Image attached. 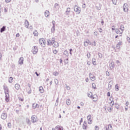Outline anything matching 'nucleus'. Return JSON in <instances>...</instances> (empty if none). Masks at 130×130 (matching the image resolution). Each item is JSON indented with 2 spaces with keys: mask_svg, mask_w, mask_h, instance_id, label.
<instances>
[{
  "mask_svg": "<svg viewBox=\"0 0 130 130\" xmlns=\"http://www.w3.org/2000/svg\"><path fill=\"white\" fill-rule=\"evenodd\" d=\"M98 55H99V57L100 58H102V57L103 56V55H102V54L101 53H99Z\"/></svg>",
  "mask_w": 130,
  "mask_h": 130,
  "instance_id": "36",
  "label": "nucleus"
},
{
  "mask_svg": "<svg viewBox=\"0 0 130 130\" xmlns=\"http://www.w3.org/2000/svg\"><path fill=\"white\" fill-rule=\"evenodd\" d=\"M88 120V123L89 124H92V120L91 119V115H88L87 117Z\"/></svg>",
  "mask_w": 130,
  "mask_h": 130,
  "instance_id": "12",
  "label": "nucleus"
},
{
  "mask_svg": "<svg viewBox=\"0 0 130 130\" xmlns=\"http://www.w3.org/2000/svg\"><path fill=\"white\" fill-rule=\"evenodd\" d=\"M9 83H13V78L12 77H10L9 79Z\"/></svg>",
  "mask_w": 130,
  "mask_h": 130,
  "instance_id": "32",
  "label": "nucleus"
},
{
  "mask_svg": "<svg viewBox=\"0 0 130 130\" xmlns=\"http://www.w3.org/2000/svg\"><path fill=\"white\" fill-rule=\"evenodd\" d=\"M86 128H87V124H83V129H86Z\"/></svg>",
  "mask_w": 130,
  "mask_h": 130,
  "instance_id": "39",
  "label": "nucleus"
},
{
  "mask_svg": "<svg viewBox=\"0 0 130 130\" xmlns=\"http://www.w3.org/2000/svg\"><path fill=\"white\" fill-rule=\"evenodd\" d=\"M37 105H38L36 103L32 105L33 108H34V109L36 108V107H37Z\"/></svg>",
  "mask_w": 130,
  "mask_h": 130,
  "instance_id": "41",
  "label": "nucleus"
},
{
  "mask_svg": "<svg viewBox=\"0 0 130 130\" xmlns=\"http://www.w3.org/2000/svg\"><path fill=\"white\" fill-rule=\"evenodd\" d=\"M64 63L65 64H68V63H69V58H67L64 60Z\"/></svg>",
  "mask_w": 130,
  "mask_h": 130,
  "instance_id": "38",
  "label": "nucleus"
},
{
  "mask_svg": "<svg viewBox=\"0 0 130 130\" xmlns=\"http://www.w3.org/2000/svg\"><path fill=\"white\" fill-rule=\"evenodd\" d=\"M107 110L109 111V112H111L112 111V108L111 107H108Z\"/></svg>",
  "mask_w": 130,
  "mask_h": 130,
  "instance_id": "37",
  "label": "nucleus"
},
{
  "mask_svg": "<svg viewBox=\"0 0 130 130\" xmlns=\"http://www.w3.org/2000/svg\"><path fill=\"white\" fill-rule=\"evenodd\" d=\"M107 95L108 97H110V92H107Z\"/></svg>",
  "mask_w": 130,
  "mask_h": 130,
  "instance_id": "59",
  "label": "nucleus"
},
{
  "mask_svg": "<svg viewBox=\"0 0 130 130\" xmlns=\"http://www.w3.org/2000/svg\"><path fill=\"white\" fill-rule=\"evenodd\" d=\"M88 97H89V98H91L92 96H93V93L92 92H89V93L87 94Z\"/></svg>",
  "mask_w": 130,
  "mask_h": 130,
  "instance_id": "30",
  "label": "nucleus"
},
{
  "mask_svg": "<svg viewBox=\"0 0 130 130\" xmlns=\"http://www.w3.org/2000/svg\"><path fill=\"white\" fill-rule=\"evenodd\" d=\"M26 121L27 122V124H29V125H31V121L29 119V118H26Z\"/></svg>",
  "mask_w": 130,
  "mask_h": 130,
  "instance_id": "27",
  "label": "nucleus"
},
{
  "mask_svg": "<svg viewBox=\"0 0 130 130\" xmlns=\"http://www.w3.org/2000/svg\"><path fill=\"white\" fill-rule=\"evenodd\" d=\"M54 83L56 85H58V80H57V79H55Z\"/></svg>",
  "mask_w": 130,
  "mask_h": 130,
  "instance_id": "34",
  "label": "nucleus"
},
{
  "mask_svg": "<svg viewBox=\"0 0 130 130\" xmlns=\"http://www.w3.org/2000/svg\"><path fill=\"white\" fill-rule=\"evenodd\" d=\"M113 84V82H112V81H110L109 82L108 88L109 90H110V89H111V87H112Z\"/></svg>",
  "mask_w": 130,
  "mask_h": 130,
  "instance_id": "17",
  "label": "nucleus"
},
{
  "mask_svg": "<svg viewBox=\"0 0 130 130\" xmlns=\"http://www.w3.org/2000/svg\"><path fill=\"white\" fill-rule=\"evenodd\" d=\"M24 25H25V28H29V21H28V20H25V22H24Z\"/></svg>",
  "mask_w": 130,
  "mask_h": 130,
  "instance_id": "16",
  "label": "nucleus"
},
{
  "mask_svg": "<svg viewBox=\"0 0 130 130\" xmlns=\"http://www.w3.org/2000/svg\"><path fill=\"white\" fill-rule=\"evenodd\" d=\"M115 89H116V91H118L119 90V88L118 84H116L115 85Z\"/></svg>",
  "mask_w": 130,
  "mask_h": 130,
  "instance_id": "40",
  "label": "nucleus"
},
{
  "mask_svg": "<svg viewBox=\"0 0 130 130\" xmlns=\"http://www.w3.org/2000/svg\"><path fill=\"white\" fill-rule=\"evenodd\" d=\"M66 104L67 105H68V106L71 105V100L70 99L67 100Z\"/></svg>",
  "mask_w": 130,
  "mask_h": 130,
  "instance_id": "24",
  "label": "nucleus"
},
{
  "mask_svg": "<svg viewBox=\"0 0 130 130\" xmlns=\"http://www.w3.org/2000/svg\"><path fill=\"white\" fill-rule=\"evenodd\" d=\"M127 41L128 42V43H130V38L127 37Z\"/></svg>",
  "mask_w": 130,
  "mask_h": 130,
  "instance_id": "52",
  "label": "nucleus"
},
{
  "mask_svg": "<svg viewBox=\"0 0 130 130\" xmlns=\"http://www.w3.org/2000/svg\"><path fill=\"white\" fill-rule=\"evenodd\" d=\"M53 53H54V54H56L57 53V50H54L53 51Z\"/></svg>",
  "mask_w": 130,
  "mask_h": 130,
  "instance_id": "46",
  "label": "nucleus"
},
{
  "mask_svg": "<svg viewBox=\"0 0 130 130\" xmlns=\"http://www.w3.org/2000/svg\"><path fill=\"white\" fill-rule=\"evenodd\" d=\"M27 29H30V30H32L33 26H32V25H30V26H28V28H27Z\"/></svg>",
  "mask_w": 130,
  "mask_h": 130,
  "instance_id": "47",
  "label": "nucleus"
},
{
  "mask_svg": "<svg viewBox=\"0 0 130 130\" xmlns=\"http://www.w3.org/2000/svg\"><path fill=\"white\" fill-rule=\"evenodd\" d=\"M89 77L91 81H95V79H96L91 73H89Z\"/></svg>",
  "mask_w": 130,
  "mask_h": 130,
  "instance_id": "10",
  "label": "nucleus"
},
{
  "mask_svg": "<svg viewBox=\"0 0 130 130\" xmlns=\"http://www.w3.org/2000/svg\"><path fill=\"white\" fill-rule=\"evenodd\" d=\"M47 43L48 45H53V47H55V48H57V47L59 46L58 42L54 41V39L53 38H52L51 40H48Z\"/></svg>",
  "mask_w": 130,
  "mask_h": 130,
  "instance_id": "1",
  "label": "nucleus"
},
{
  "mask_svg": "<svg viewBox=\"0 0 130 130\" xmlns=\"http://www.w3.org/2000/svg\"><path fill=\"white\" fill-rule=\"evenodd\" d=\"M31 52H32L33 54H36L37 52H38V47L35 46L32 47Z\"/></svg>",
  "mask_w": 130,
  "mask_h": 130,
  "instance_id": "5",
  "label": "nucleus"
},
{
  "mask_svg": "<svg viewBox=\"0 0 130 130\" xmlns=\"http://www.w3.org/2000/svg\"><path fill=\"white\" fill-rule=\"evenodd\" d=\"M96 42L94 41L93 43H92V45H94V46H96Z\"/></svg>",
  "mask_w": 130,
  "mask_h": 130,
  "instance_id": "54",
  "label": "nucleus"
},
{
  "mask_svg": "<svg viewBox=\"0 0 130 130\" xmlns=\"http://www.w3.org/2000/svg\"><path fill=\"white\" fill-rule=\"evenodd\" d=\"M64 55H66V56H69V51L65 50L63 52Z\"/></svg>",
  "mask_w": 130,
  "mask_h": 130,
  "instance_id": "26",
  "label": "nucleus"
},
{
  "mask_svg": "<svg viewBox=\"0 0 130 130\" xmlns=\"http://www.w3.org/2000/svg\"><path fill=\"white\" fill-rule=\"evenodd\" d=\"M115 32L116 34H120V36H122V33L123 32L122 31H120V29L119 28H116Z\"/></svg>",
  "mask_w": 130,
  "mask_h": 130,
  "instance_id": "8",
  "label": "nucleus"
},
{
  "mask_svg": "<svg viewBox=\"0 0 130 130\" xmlns=\"http://www.w3.org/2000/svg\"><path fill=\"white\" fill-rule=\"evenodd\" d=\"M117 49H119L120 48V46L118 45H116V46Z\"/></svg>",
  "mask_w": 130,
  "mask_h": 130,
  "instance_id": "51",
  "label": "nucleus"
},
{
  "mask_svg": "<svg viewBox=\"0 0 130 130\" xmlns=\"http://www.w3.org/2000/svg\"><path fill=\"white\" fill-rule=\"evenodd\" d=\"M87 57H88V58H90V57H91V54H90V53H87Z\"/></svg>",
  "mask_w": 130,
  "mask_h": 130,
  "instance_id": "44",
  "label": "nucleus"
},
{
  "mask_svg": "<svg viewBox=\"0 0 130 130\" xmlns=\"http://www.w3.org/2000/svg\"><path fill=\"white\" fill-rule=\"evenodd\" d=\"M7 115L6 113H3L1 115V118L4 120H5V119H7Z\"/></svg>",
  "mask_w": 130,
  "mask_h": 130,
  "instance_id": "11",
  "label": "nucleus"
},
{
  "mask_svg": "<svg viewBox=\"0 0 130 130\" xmlns=\"http://www.w3.org/2000/svg\"><path fill=\"white\" fill-rule=\"evenodd\" d=\"M94 128L95 130H99V127H98V126H95Z\"/></svg>",
  "mask_w": 130,
  "mask_h": 130,
  "instance_id": "53",
  "label": "nucleus"
},
{
  "mask_svg": "<svg viewBox=\"0 0 130 130\" xmlns=\"http://www.w3.org/2000/svg\"><path fill=\"white\" fill-rule=\"evenodd\" d=\"M89 44V43L88 42V41H85L84 42V46H88V44Z\"/></svg>",
  "mask_w": 130,
  "mask_h": 130,
  "instance_id": "43",
  "label": "nucleus"
},
{
  "mask_svg": "<svg viewBox=\"0 0 130 130\" xmlns=\"http://www.w3.org/2000/svg\"><path fill=\"white\" fill-rule=\"evenodd\" d=\"M21 86H20V84H16L15 85V88L16 90H19Z\"/></svg>",
  "mask_w": 130,
  "mask_h": 130,
  "instance_id": "19",
  "label": "nucleus"
},
{
  "mask_svg": "<svg viewBox=\"0 0 130 130\" xmlns=\"http://www.w3.org/2000/svg\"><path fill=\"white\" fill-rule=\"evenodd\" d=\"M53 76H58L59 73L57 72H55L53 73Z\"/></svg>",
  "mask_w": 130,
  "mask_h": 130,
  "instance_id": "33",
  "label": "nucleus"
},
{
  "mask_svg": "<svg viewBox=\"0 0 130 130\" xmlns=\"http://www.w3.org/2000/svg\"><path fill=\"white\" fill-rule=\"evenodd\" d=\"M112 1L114 5H116L117 0H112Z\"/></svg>",
  "mask_w": 130,
  "mask_h": 130,
  "instance_id": "42",
  "label": "nucleus"
},
{
  "mask_svg": "<svg viewBox=\"0 0 130 130\" xmlns=\"http://www.w3.org/2000/svg\"><path fill=\"white\" fill-rule=\"evenodd\" d=\"M6 26H3V27L1 28V29H0V32H1V33H3V32H5V31H6Z\"/></svg>",
  "mask_w": 130,
  "mask_h": 130,
  "instance_id": "18",
  "label": "nucleus"
},
{
  "mask_svg": "<svg viewBox=\"0 0 130 130\" xmlns=\"http://www.w3.org/2000/svg\"><path fill=\"white\" fill-rule=\"evenodd\" d=\"M93 34L95 36H98V32L97 31H94Z\"/></svg>",
  "mask_w": 130,
  "mask_h": 130,
  "instance_id": "49",
  "label": "nucleus"
},
{
  "mask_svg": "<svg viewBox=\"0 0 130 130\" xmlns=\"http://www.w3.org/2000/svg\"><path fill=\"white\" fill-rule=\"evenodd\" d=\"M34 36H38V31L37 30H35L33 32Z\"/></svg>",
  "mask_w": 130,
  "mask_h": 130,
  "instance_id": "29",
  "label": "nucleus"
},
{
  "mask_svg": "<svg viewBox=\"0 0 130 130\" xmlns=\"http://www.w3.org/2000/svg\"><path fill=\"white\" fill-rule=\"evenodd\" d=\"M70 12H71V8H68L66 10V14L69 15Z\"/></svg>",
  "mask_w": 130,
  "mask_h": 130,
  "instance_id": "20",
  "label": "nucleus"
},
{
  "mask_svg": "<svg viewBox=\"0 0 130 130\" xmlns=\"http://www.w3.org/2000/svg\"><path fill=\"white\" fill-rule=\"evenodd\" d=\"M39 43H40V45H41L43 47H44L45 46V44L46 43V42L45 41V40L43 38L40 39Z\"/></svg>",
  "mask_w": 130,
  "mask_h": 130,
  "instance_id": "3",
  "label": "nucleus"
},
{
  "mask_svg": "<svg viewBox=\"0 0 130 130\" xmlns=\"http://www.w3.org/2000/svg\"><path fill=\"white\" fill-rule=\"evenodd\" d=\"M51 33H54V32H55V26H52L51 28Z\"/></svg>",
  "mask_w": 130,
  "mask_h": 130,
  "instance_id": "21",
  "label": "nucleus"
},
{
  "mask_svg": "<svg viewBox=\"0 0 130 130\" xmlns=\"http://www.w3.org/2000/svg\"><path fill=\"white\" fill-rule=\"evenodd\" d=\"M55 128L57 130H63V127L61 125H57L55 126Z\"/></svg>",
  "mask_w": 130,
  "mask_h": 130,
  "instance_id": "15",
  "label": "nucleus"
},
{
  "mask_svg": "<svg viewBox=\"0 0 130 130\" xmlns=\"http://www.w3.org/2000/svg\"><path fill=\"white\" fill-rule=\"evenodd\" d=\"M123 10L125 13H126V12H128V5H127V4L125 3L123 4Z\"/></svg>",
  "mask_w": 130,
  "mask_h": 130,
  "instance_id": "6",
  "label": "nucleus"
},
{
  "mask_svg": "<svg viewBox=\"0 0 130 130\" xmlns=\"http://www.w3.org/2000/svg\"><path fill=\"white\" fill-rule=\"evenodd\" d=\"M122 43H121V42H119L117 45H119V46H120V45H121Z\"/></svg>",
  "mask_w": 130,
  "mask_h": 130,
  "instance_id": "56",
  "label": "nucleus"
},
{
  "mask_svg": "<svg viewBox=\"0 0 130 130\" xmlns=\"http://www.w3.org/2000/svg\"><path fill=\"white\" fill-rule=\"evenodd\" d=\"M96 97H97V95H92V98H91V99H96Z\"/></svg>",
  "mask_w": 130,
  "mask_h": 130,
  "instance_id": "45",
  "label": "nucleus"
},
{
  "mask_svg": "<svg viewBox=\"0 0 130 130\" xmlns=\"http://www.w3.org/2000/svg\"><path fill=\"white\" fill-rule=\"evenodd\" d=\"M110 69V70H113L114 69V62L112 61L111 63H110L109 64Z\"/></svg>",
  "mask_w": 130,
  "mask_h": 130,
  "instance_id": "14",
  "label": "nucleus"
},
{
  "mask_svg": "<svg viewBox=\"0 0 130 130\" xmlns=\"http://www.w3.org/2000/svg\"><path fill=\"white\" fill-rule=\"evenodd\" d=\"M119 29L123 32V31H124V26H123V25L121 24L120 25V28Z\"/></svg>",
  "mask_w": 130,
  "mask_h": 130,
  "instance_id": "25",
  "label": "nucleus"
},
{
  "mask_svg": "<svg viewBox=\"0 0 130 130\" xmlns=\"http://www.w3.org/2000/svg\"><path fill=\"white\" fill-rule=\"evenodd\" d=\"M4 89L5 94V101L9 102L10 101V94H9V88L7 86H4Z\"/></svg>",
  "mask_w": 130,
  "mask_h": 130,
  "instance_id": "2",
  "label": "nucleus"
},
{
  "mask_svg": "<svg viewBox=\"0 0 130 130\" xmlns=\"http://www.w3.org/2000/svg\"><path fill=\"white\" fill-rule=\"evenodd\" d=\"M45 17H47L49 16V11H48V10H46L45 12Z\"/></svg>",
  "mask_w": 130,
  "mask_h": 130,
  "instance_id": "22",
  "label": "nucleus"
},
{
  "mask_svg": "<svg viewBox=\"0 0 130 130\" xmlns=\"http://www.w3.org/2000/svg\"><path fill=\"white\" fill-rule=\"evenodd\" d=\"M37 117L35 115H32L31 116V122L35 123V122H37Z\"/></svg>",
  "mask_w": 130,
  "mask_h": 130,
  "instance_id": "9",
  "label": "nucleus"
},
{
  "mask_svg": "<svg viewBox=\"0 0 130 130\" xmlns=\"http://www.w3.org/2000/svg\"><path fill=\"white\" fill-rule=\"evenodd\" d=\"M52 25L53 26H55V21L54 20L52 21Z\"/></svg>",
  "mask_w": 130,
  "mask_h": 130,
  "instance_id": "50",
  "label": "nucleus"
},
{
  "mask_svg": "<svg viewBox=\"0 0 130 130\" xmlns=\"http://www.w3.org/2000/svg\"><path fill=\"white\" fill-rule=\"evenodd\" d=\"M107 127H108V130L112 129V125H111V124H109Z\"/></svg>",
  "mask_w": 130,
  "mask_h": 130,
  "instance_id": "31",
  "label": "nucleus"
},
{
  "mask_svg": "<svg viewBox=\"0 0 130 130\" xmlns=\"http://www.w3.org/2000/svg\"><path fill=\"white\" fill-rule=\"evenodd\" d=\"M16 37H20V34L17 33V34L16 35Z\"/></svg>",
  "mask_w": 130,
  "mask_h": 130,
  "instance_id": "60",
  "label": "nucleus"
},
{
  "mask_svg": "<svg viewBox=\"0 0 130 130\" xmlns=\"http://www.w3.org/2000/svg\"><path fill=\"white\" fill-rule=\"evenodd\" d=\"M8 127H9V128H11V127L12 126V124H11V123H8Z\"/></svg>",
  "mask_w": 130,
  "mask_h": 130,
  "instance_id": "48",
  "label": "nucleus"
},
{
  "mask_svg": "<svg viewBox=\"0 0 130 130\" xmlns=\"http://www.w3.org/2000/svg\"><path fill=\"white\" fill-rule=\"evenodd\" d=\"M67 90H71V87L68 85L66 86Z\"/></svg>",
  "mask_w": 130,
  "mask_h": 130,
  "instance_id": "55",
  "label": "nucleus"
},
{
  "mask_svg": "<svg viewBox=\"0 0 130 130\" xmlns=\"http://www.w3.org/2000/svg\"><path fill=\"white\" fill-rule=\"evenodd\" d=\"M92 89H96V84L94 83L92 84Z\"/></svg>",
  "mask_w": 130,
  "mask_h": 130,
  "instance_id": "35",
  "label": "nucleus"
},
{
  "mask_svg": "<svg viewBox=\"0 0 130 130\" xmlns=\"http://www.w3.org/2000/svg\"><path fill=\"white\" fill-rule=\"evenodd\" d=\"M28 94H31L32 93V90L30 89L29 91H28Z\"/></svg>",
  "mask_w": 130,
  "mask_h": 130,
  "instance_id": "57",
  "label": "nucleus"
},
{
  "mask_svg": "<svg viewBox=\"0 0 130 130\" xmlns=\"http://www.w3.org/2000/svg\"><path fill=\"white\" fill-rule=\"evenodd\" d=\"M110 74H109V72L107 71L106 72V76H109Z\"/></svg>",
  "mask_w": 130,
  "mask_h": 130,
  "instance_id": "63",
  "label": "nucleus"
},
{
  "mask_svg": "<svg viewBox=\"0 0 130 130\" xmlns=\"http://www.w3.org/2000/svg\"><path fill=\"white\" fill-rule=\"evenodd\" d=\"M39 91L40 93H43V92H44V90L43 89V87L40 86L39 87Z\"/></svg>",
  "mask_w": 130,
  "mask_h": 130,
  "instance_id": "23",
  "label": "nucleus"
},
{
  "mask_svg": "<svg viewBox=\"0 0 130 130\" xmlns=\"http://www.w3.org/2000/svg\"><path fill=\"white\" fill-rule=\"evenodd\" d=\"M85 82H86V83H88V82H89V78H86Z\"/></svg>",
  "mask_w": 130,
  "mask_h": 130,
  "instance_id": "62",
  "label": "nucleus"
},
{
  "mask_svg": "<svg viewBox=\"0 0 130 130\" xmlns=\"http://www.w3.org/2000/svg\"><path fill=\"white\" fill-rule=\"evenodd\" d=\"M11 0H5L6 3H9L11 2Z\"/></svg>",
  "mask_w": 130,
  "mask_h": 130,
  "instance_id": "61",
  "label": "nucleus"
},
{
  "mask_svg": "<svg viewBox=\"0 0 130 130\" xmlns=\"http://www.w3.org/2000/svg\"><path fill=\"white\" fill-rule=\"evenodd\" d=\"M110 103H111V104H112V106L114 105L115 106V108L117 109H118V110L119 109V105H118V104H117L116 103H115L114 104V102H113V101H111Z\"/></svg>",
  "mask_w": 130,
  "mask_h": 130,
  "instance_id": "7",
  "label": "nucleus"
},
{
  "mask_svg": "<svg viewBox=\"0 0 130 130\" xmlns=\"http://www.w3.org/2000/svg\"><path fill=\"white\" fill-rule=\"evenodd\" d=\"M18 63L20 66H22V64H23V63H24V58L23 57H20L19 58V60L18 61Z\"/></svg>",
  "mask_w": 130,
  "mask_h": 130,
  "instance_id": "13",
  "label": "nucleus"
},
{
  "mask_svg": "<svg viewBox=\"0 0 130 130\" xmlns=\"http://www.w3.org/2000/svg\"><path fill=\"white\" fill-rule=\"evenodd\" d=\"M92 61L93 66H96V59L95 58H92Z\"/></svg>",
  "mask_w": 130,
  "mask_h": 130,
  "instance_id": "28",
  "label": "nucleus"
},
{
  "mask_svg": "<svg viewBox=\"0 0 130 130\" xmlns=\"http://www.w3.org/2000/svg\"><path fill=\"white\" fill-rule=\"evenodd\" d=\"M74 10L76 12V13H77V14H78L81 13V8L78 7L77 5H75Z\"/></svg>",
  "mask_w": 130,
  "mask_h": 130,
  "instance_id": "4",
  "label": "nucleus"
},
{
  "mask_svg": "<svg viewBox=\"0 0 130 130\" xmlns=\"http://www.w3.org/2000/svg\"><path fill=\"white\" fill-rule=\"evenodd\" d=\"M99 32H100V33H102V28H100L99 29Z\"/></svg>",
  "mask_w": 130,
  "mask_h": 130,
  "instance_id": "58",
  "label": "nucleus"
},
{
  "mask_svg": "<svg viewBox=\"0 0 130 130\" xmlns=\"http://www.w3.org/2000/svg\"><path fill=\"white\" fill-rule=\"evenodd\" d=\"M104 128H105V130H108V126H105L104 127Z\"/></svg>",
  "mask_w": 130,
  "mask_h": 130,
  "instance_id": "64",
  "label": "nucleus"
}]
</instances>
